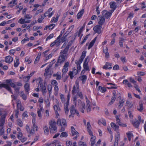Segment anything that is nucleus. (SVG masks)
Wrapping results in <instances>:
<instances>
[{
  "instance_id": "obj_8",
  "label": "nucleus",
  "mask_w": 146,
  "mask_h": 146,
  "mask_svg": "<svg viewBox=\"0 0 146 146\" xmlns=\"http://www.w3.org/2000/svg\"><path fill=\"white\" fill-rule=\"evenodd\" d=\"M52 9L50 8L44 14V17L48 16V17H50L54 14V11H52L51 13L50 12L52 10Z\"/></svg>"
},
{
  "instance_id": "obj_16",
  "label": "nucleus",
  "mask_w": 146,
  "mask_h": 146,
  "mask_svg": "<svg viewBox=\"0 0 146 146\" xmlns=\"http://www.w3.org/2000/svg\"><path fill=\"white\" fill-rule=\"evenodd\" d=\"M13 57L10 56H8L5 57L4 61L7 63L10 64L13 62Z\"/></svg>"
},
{
  "instance_id": "obj_35",
  "label": "nucleus",
  "mask_w": 146,
  "mask_h": 146,
  "mask_svg": "<svg viewBox=\"0 0 146 146\" xmlns=\"http://www.w3.org/2000/svg\"><path fill=\"white\" fill-rule=\"evenodd\" d=\"M110 7L113 9V11L116 8L115 3L114 2H111L110 3Z\"/></svg>"
},
{
  "instance_id": "obj_25",
  "label": "nucleus",
  "mask_w": 146,
  "mask_h": 146,
  "mask_svg": "<svg viewBox=\"0 0 146 146\" xmlns=\"http://www.w3.org/2000/svg\"><path fill=\"white\" fill-rule=\"evenodd\" d=\"M77 70L76 69L72 71L69 72V75L71 78H72L74 75H76L77 73Z\"/></svg>"
},
{
  "instance_id": "obj_47",
  "label": "nucleus",
  "mask_w": 146,
  "mask_h": 146,
  "mask_svg": "<svg viewBox=\"0 0 146 146\" xmlns=\"http://www.w3.org/2000/svg\"><path fill=\"white\" fill-rule=\"evenodd\" d=\"M125 102V100L122 98L119 101V107H120V108L122 107L123 105V104Z\"/></svg>"
},
{
  "instance_id": "obj_43",
  "label": "nucleus",
  "mask_w": 146,
  "mask_h": 146,
  "mask_svg": "<svg viewBox=\"0 0 146 146\" xmlns=\"http://www.w3.org/2000/svg\"><path fill=\"white\" fill-rule=\"evenodd\" d=\"M83 27H82L79 30L78 32H77L75 34V36H79L82 33L83 31Z\"/></svg>"
},
{
  "instance_id": "obj_22",
  "label": "nucleus",
  "mask_w": 146,
  "mask_h": 146,
  "mask_svg": "<svg viewBox=\"0 0 146 146\" xmlns=\"http://www.w3.org/2000/svg\"><path fill=\"white\" fill-rule=\"evenodd\" d=\"M91 136L90 141L91 142V144H95L96 143V137L95 136L93 135V133H92V134L90 135Z\"/></svg>"
},
{
  "instance_id": "obj_23",
  "label": "nucleus",
  "mask_w": 146,
  "mask_h": 146,
  "mask_svg": "<svg viewBox=\"0 0 146 146\" xmlns=\"http://www.w3.org/2000/svg\"><path fill=\"white\" fill-rule=\"evenodd\" d=\"M48 146H61L59 142L58 141H55L53 143L48 145Z\"/></svg>"
},
{
  "instance_id": "obj_32",
  "label": "nucleus",
  "mask_w": 146,
  "mask_h": 146,
  "mask_svg": "<svg viewBox=\"0 0 146 146\" xmlns=\"http://www.w3.org/2000/svg\"><path fill=\"white\" fill-rule=\"evenodd\" d=\"M30 84L28 83H26L24 86V88H25V91L26 92H28L30 90Z\"/></svg>"
},
{
  "instance_id": "obj_34",
  "label": "nucleus",
  "mask_w": 146,
  "mask_h": 146,
  "mask_svg": "<svg viewBox=\"0 0 146 146\" xmlns=\"http://www.w3.org/2000/svg\"><path fill=\"white\" fill-rule=\"evenodd\" d=\"M84 12V9H82L77 15V19H80L82 15Z\"/></svg>"
},
{
  "instance_id": "obj_26",
  "label": "nucleus",
  "mask_w": 146,
  "mask_h": 146,
  "mask_svg": "<svg viewBox=\"0 0 146 146\" xmlns=\"http://www.w3.org/2000/svg\"><path fill=\"white\" fill-rule=\"evenodd\" d=\"M69 102H67L66 103H65L64 106V110L65 113L66 114H67L68 113L69 111V109L68 108V106H69Z\"/></svg>"
},
{
  "instance_id": "obj_15",
  "label": "nucleus",
  "mask_w": 146,
  "mask_h": 146,
  "mask_svg": "<svg viewBox=\"0 0 146 146\" xmlns=\"http://www.w3.org/2000/svg\"><path fill=\"white\" fill-rule=\"evenodd\" d=\"M2 88H5L11 93H12L11 88L7 84H0V89Z\"/></svg>"
},
{
  "instance_id": "obj_24",
  "label": "nucleus",
  "mask_w": 146,
  "mask_h": 146,
  "mask_svg": "<svg viewBox=\"0 0 146 146\" xmlns=\"http://www.w3.org/2000/svg\"><path fill=\"white\" fill-rule=\"evenodd\" d=\"M30 20H25V19L21 18L18 21L19 23L21 24L29 23H30Z\"/></svg>"
},
{
  "instance_id": "obj_62",
  "label": "nucleus",
  "mask_w": 146,
  "mask_h": 146,
  "mask_svg": "<svg viewBox=\"0 0 146 146\" xmlns=\"http://www.w3.org/2000/svg\"><path fill=\"white\" fill-rule=\"evenodd\" d=\"M78 146H87V145L84 142L80 141L78 143Z\"/></svg>"
},
{
  "instance_id": "obj_61",
  "label": "nucleus",
  "mask_w": 146,
  "mask_h": 146,
  "mask_svg": "<svg viewBox=\"0 0 146 146\" xmlns=\"http://www.w3.org/2000/svg\"><path fill=\"white\" fill-rule=\"evenodd\" d=\"M51 83L52 85L54 86H56L58 84L57 81L55 80H52L51 81Z\"/></svg>"
},
{
  "instance_id": "obj_28",
  "label": "nucleus",
  "mask_w": 146,
  "mask_h": 146,
  "mask_svg": "<svg viewBox=\"0 0 146 146\" xmlns=\"http://www.w3.org/2000/svg\"><path fill=\"white\" fill-rule=\"evenodd\" d=\"M131 122L133 124V125L136 128H138L140 124V123L138 121H131Z\"/></svg>"
},
{
  "instance_id": "obj_10",
  "label": "nucleus",
  "mask_w": 146,
  "mask_h": 146,
  "mask_svg": "<svg viewBox=\"0 0 146 146\" xmlns=\"http://www.w3.org/2000/svg\"><path fill=\"white\" fill-rule=\"evenodd\" d=\"M104 18L102 16H98V23L99 25H102L105 22Z\"/></svg>"
},
{
  "instance_id": "obj_20",
  "label": "nucleus",
  "mask_w": 146,
  "mask_h": 146,
  "mask_svg": "<svg viewBox=\"0 0 146 146\" xmlns=\"http://www.w3.org/2000/svg\"><path fill=\"white\" fill-rule=\"evenodd\" d=\"M56 100V104L57 105H55L54 106L53 108L55 112L60 111V109L59 107V103L58 101Z\"/></svg>"
},
{
  "instance_id": "obj_50",
  "label": "nucleus",
  "mask_w": 146,
  "mask_h": 146,
  "mask_svg": "<svg viewBox=\"0 0 146 146\" xmlns=\"http://www.w3.org/2000/svg\"><path fill=\"white\" fill-rule=\"evenodd\" d=\"M69 47L67 46L66 47L64 50H62L60 52L61 54H65L67 53L68 52V49Z\"/></svg>"
},
{
  "instance_id": "obj_30",
  "label": "nucleus",
  "mask_w": 146,
  "mask_h": 146,
  "mask_svg": "<svg viewBox=\"0 0 146 146\" xmlns=\"http://www.w3.org/2000/svg\"><path fill=\"white\" fill-rule=\"evenodd\" d=\"M59 15L57 14L56 15V18H55L54 17H53L52 18V19L50 21V22L51 23L54 22V23L57 22L58 20V19L59 18Z\"/></svg>"
},
{
  "instance_id": "obj_9",
  "label": "nucleus",
  "mask_w": 146,
  "mask_h": 146,
  "mask_svg": "<svg viewBox=\"0 0 146 146\" xmlns=\"http://www.w3.org/2000/svg\"><path fill=\"white\" fill-rule=\"evenodd\" d=\"M57 124L61 126H66V120L63 119H58L57 121Z\"/></svg>"
},
{
  "instance_id": "obj_40",
  "label": "nucleus",
  "mask_w": 146,
  "mask_h": 146,
  "mask_svg": "<svg viewBox=\"0 0 146 146\" xmlns=\"http://www.w3.org/2000/svg\"><path fill=\"white\" fill-rule=\"evenodd\" d=\"M26 129L27 131V133L30 134H33L34 133V131H33L32 130H30L29 127L28 125H27L26 126Z\"/></svg>"
},
{
  "instance_id": "obj_5",
  "label": "nucleus",
  "mask_w": 146,
  "mask_h": 146,
  "mask_svg": "<svg viewBox=\"0 0 146 146\" xmlns=\"http://www.w3.org/2000/svg\"><path fill=\"white\" fill-rule=\"evenodd\" d=\"M52 66L51 64H49L46 68L45 70V72L44 74V76L47 77V76H48L50 77L51 75L52 74V72H51V68Z\"/></svg>"
},
{
  "instance_id": "obj_39",
  "label": "nucleus",
  "mask_w": 146,
  "mask_h": 146,
  "mask_svg": "<svg viewBox=\"0 0 146 146\" xmlns=\"http://www.w3.org/2000/svg\"><path fill=\"white\" fill-rule=\"evenodd\" d=\"M98 90L102 93H104L106 91V89L105 88L102 87L101 86H99L98 88Z\"/></svg>"
},
{
  "instance_id": "obj_12",
  "label": "nucleus",
  "mask_w": 146,
  "mask_h": 146,
  "mask_svg": "<svg viewBox=\"0 0 146 146\" xmlns=\"http://www.w3.org/2000/svg\"><path fill=\"white\" fill-rule=\"evenodd\" d=\"M89 60H88V58H86L83 64L84 69L86 71H89L90 70L89 66H88V64Z\"/></svg>"
},
{
  "instance_id": "obj_46",
  "label": "nucleus",
  "mask_w": 146,
  "mask_h": 146,
  "mask_svg": "<svg viewBox=\"0 0 146 146\" xmlns=\"http://www.w3.org/2000/svg\"><path fill=\"white\" fill-rule=\"evenodd\" d=\"M16 0H13L9 3V4L10 5V7H13V6L16 5Z\"/></svg>"
},
{
  "instance_id": "obj_37",
  "label": "nucleus",
  "mask_w": 146,
  "mask_h": 146,
  "mask_svg": "<svg viewBox=\"0 0 146 146\" xmlns=\"http://www.w3.org/2000/svg\"><path fill=\"white\" fill-rule=\"evenodd\" d=\"M19 64V58L16 57L14 61V66L15 67H17L18 66Z\"/></svg>"
},
{
  "instance_id": "obj_54",
  "label": "nucleus",
  "mask_w": 146,
  "mask_h": 146,
  "mask_svg": "<svg viewBox=\"0 0 146 146\" xmlns=\"http://www.w3.org/2000/svg\"><path fill=\"white\" fill-rule=\"evenodd\" d=\"M68 136V134L66 132H62L60 135V137H67Z\"/></svg>"
},
{
  "instance_id": "obj_41",
  "label": "nucleus",
  "mask_w": 146,
  "mask_h": 146,
  "mask_svg": "<svg viewBox=\"0 0 146 146\" xmlns=\"http://www.w3.org/2000/svg\"><path fill=\"white\" fill-rule=\"evenodd\" d=\"M126 134L127 135L128 139L130 141L131 138L133 136V134L131 132L129 131L126 133Z\"/></svg>"
},
{
  "instance_id": "obj_27",
  "label": "nucleus",
  "mask_w": 146,
  "mask_h": 146,
  "mask_svg": "<svg viewBox=\"0 0 146 146\" xmlns=\"http://www.w3.org/2000/svg\"><path fill=\"white\" fill-rule=\"evenodd\" d=\"M96 38L97 37H95L90 42L88 48V50L90 49L93 46L96 40Z\"/></svg>"
},
{
  "instance_id": "obj_1",
  "label": "nucleus",
  "mask_w": 146,
  "mask_h": 146,
  "mask_svg": "<svg viewBox=\"0 0 146 146\" xmlns=\"http://www.w3.org/2000/svg\"><path fill=\"white\" fill-rule=\"evenodd\" d=\"M7 115V113H5L2 115L0 119V135L2 136L4 133L5 130L3 126L5 123V118Z\"/></svg>"
},
{
  "instance_id": "obj_31",
  "label": "nucleus",
  "mask_w": 146,
  "mask_h": 146,
  "mask_svg": "<svg viewBox=\"0 0 146 146\" xmlns=\"http://www.w3.org/2000/svg\"><path fill=\"white\" fill-rule=\"evenodd\" d=\"M43 110V108L42 107H40V108L38 109L37 111V114L38 117H39V119L42 118V115L41 113L42 111Z\"/></svg>"
},
{
  "instance_id": "obj_56",
  "label": "nucleus",
  "mask_w": 146,
  "mask_h": 146,
  "mask_svg": "<svg viewBox=\"0 0 146 146\" xmlns=\"http://www.w3.org/2000/svg\"><path fill=\"white\" fill-rule=\"evenodd\" d=\"M116 97L115 96H113L111 99V101L108 104V105H110L111 104H112L115 101V99H116Z\"/></svg>"
},
{
  "instance_id": "obj_63",
  "label": "nucleus",
  "mask_w": 146,
  "mask_h": 146,
  "mask_svg": "<svg viewBox=\"0 0 146 146\" xmlns=\"http://www.w3.org/2000/svg\"><path fill=\"white\" fill-rule=\"evenodd\" d=\"M17 124L20 127H22L23 125V122L21 120L19 119L17 120Z\"/></svg>"
},
{
  "instance_id": "obj_7",
  "label": "nucleus",
  "mask_w": 146,
  "mask_h": 146,
  "mask_svg": "<svg viewBox=\"0 0 146 146\" xmlns=\"http://www.w3.org/2000/svg\"><path fill=\"white\" fill-rule=\"evenodd\" d=\"M5 82L6 83V84H7L9 86V85L12 87L14 88L15 90H17V91H18L19 90V88H15V84L12 82L11 80H5Z\"/></svg>"
},
{
  "instance_id": "obj_49",
  "label": "nucleus",
  "mask_w": 146,
  "mask_h": 146,
  "mask_svg": "<svg viewBox=\"0 0 146 146\" xmlns=\"http://www.w3.org/2000/svg\"><path fill=\"white\" fill-rule=\"evenodd\" d=\"M137 109L139 111L142 112L143 110V104H140L139 106L137 107Z\"/></svg>"
},
{
  "instance_id": "obj_33",
  "label": "nucleus",
  "mask_w": 146,
  "mask_h": 146,
  "mask_svg": "<svg viewBox=\"0 0 146 146\" xmlns=\"http://www.w3.org/2000/svg\"><path fill=\"white\" fill-rule=\"evenodd\" d=\"M126 104V106H128V108H131L133 106V104L128 100H127Z\"/></svg>"
},
{
  "instance_id": "obj_51",
  "label": "nucleus",
  "mask_w": 146,
  "mask_h": 146,
  "mask_svg": "<svg viewBox=\"0 0 146 146\" xmlns=\"http://www.w3.org/2000/svg\"><path fill=\"white\" fill-rule=\"evenodd\" d=\"M20 96L23 100H25L27 99V96L24 94L23 92H21Z\"/></svg>"
},
{
  "instance_id": "obj_64",
  "label": "nucleus",
  "mask_w": 146,
  "mask_h": 146,
  "mask_svg": "<svg viewBox=\"0 0 146 146\" xmlns=\"http://www.w3.org/2000/svg\"><path fill=\"white\" fill-rule=\"evenodd\" d=\"M72 144V142L69 140H67L66 141V146H71Z\"/></svg>"
},
{
  "instance_id": "obj_18",
  "label": "nucleus",
  "mask_w": 146,
  "mask_h": 146,
  "mask_svg": "<svg viewBox=\"0 0 146 146\" xmlns=\"http://www.w3.org/2000/svg\"><path fill=\"white\" fill-rule=\"evenodd\" d=\"M69 64L68 62L65 63L63 67V68L62 70L63 74L66 73L68 71V67L69 66Z\"/></svg>"
},
{
  "instance_id": "obj_38",
  "label": "nucleus",
  "mask_w": 146,
  "mask_h": 146,
  "mask_svg": "<svg viewBox=\"0 0 146 146\" xmlns=\"http://www.w3.org/2000/svg\"><path fill=\"white\" fill-rule=\"evenodd\" d=\"M98 123L99 125L102 124L106 126V125L105 120L104 119H102L98 121Z\"/></svg>"
},
{
  "instance_id": "obj_57",
  "label": "nucleus",
  "mask_w": 146,
  "mask_h": 146,
  "mask_svg": "<svg viewBox=\"0 0 146 146\" xmlns=\"http://www.w3.org/2000/svg\"><path fill=\"white\" fill-rule=\"evenodd\" d=\"M43 9H40L38 10H37L36 13L34 14L35 16H37L38 14L39 13H42L43 12Z\"/></svg>"
},
{
  "instance_id": "obj_58",
  "label": "nucleus",
  "mask_w": 146,
  "mask_h": 146,
  "mask_svg": "<svg viewBox=\"0 0 146 146\" xmlns=\"http://www.w3.org/2000/svg\"><path fill=\"white\" fill-rule=\"evenodd\" d=\"M59 89L57 86H55L54 87V90L55 91V95H57L58 93Z\"/></svg>"
},
{
  "instance_id": "obj_53",
  "label": "nucleus",
  "mask_w": 146,
  "mask_h": 146,
  "mask_svg": "<svg viewBox=\"0 0 146 146\" xmlns=\"http://www.w3.org/2000/svg\"><path fill=\"white\" fill-rule=\"evenodd\" d=\"M52 89V87L51 85L50 84L48 85V86L47 89L48 91L49 95H51Z\"/></svg>"
},
{
  "instance_id": "obj_60",
  "label": "nucleus",
  "mask_w": 146,
  "mask_h": 146,
  "mask_svg": "<svg viewBox=\"0 0 146 146\" xmlns=\"http://www.w3.org/2000/svg\"><path fill=\"white\" fill-rule=\"evenodd\" d=\"M29 77L28 76H25L23 77V80L25 82H28L30 79Z\"/></svg>"
},
{
  "instance_id": "obj_29",
  "label": "nucleus",
  "mask_w": 146,
  "mask_h": 146,
  "mask_svg": "<svg viewBox=\"0 0 146 146\" xmlns=\"http://www.w3.org/2000/svg\"><path fill=\"white\" fill-rule=\"evenodd\" d=\"M61 73L60 72H58L56 74H53V76H56V79L57 80H59L61 78Z\"/></svg>"
},
{
  "instance_id": "obj_14",
  "label": "nucleus",
  "mask_w": 146,
  "mask_h": 146,
  "mask_svg": "<svg viewBox=\"0 0 146 146\" xmlns=\"http://www.w3.org/2000/svg\"><path fill=\"white\" fill-rule=\"evenodd\" d=\"M111 15V13L110 12H108L106 10H104L102 12V16L108 18L110 17Z\"/></svg>"
},
{
  "instance_id": "obj_3",
  "label": "nucleus",
  "mask_w": 146,
  "mask_h": 146,
  "mask_svg": "<svg viewBox=\"0 0 146 146\" xmlns=\"http://www.w3.org/2000/svg\"><path fill=\"white\" fill-rule=\"evenodd\" d=\"M62 36V34H60L59 36L57 37L56 39L51 44L50 46L51 47H52L55 44H56V46H58L61 42H64L65 40L66 39L65 38V36L64 37H63L60 40V38Z\"/></svg>"
},
{
  "instance_id": "obj_59",
  "label": "nucleus",
  "mask_w": 146,
  "mask_h": 146,
  "mask_svg": "<svg viewBox=\"0 0 146 146\" xmlns=\"http://www.w3.org/2000/svg\"><path fill=\"white\" fill-rule=\"evenodd\" d=\"M60 97L61 101L63 103H64L65 101V100L64 98V95L62 94H61L60 95Z\"/></svg>"
},
{
  "instance_id": "obj_52",
  "label": "nucleus",
  "mask_w": 146,
  "mask_h": 146,
  "mask_svg": "<svg viewBox=\"0 0 146 146\" xmlns=\"http://www.w3.org/2000/svg\"><path fill=\"white\" fill-rule=\"evenodd\" d=\"M44 132L45 134H47L49 132V129L46 125H45L43 127Z\"/></svg>"
},
{
  "instance_id": "obj_19",
  "label": "nucleus",
  "mask_w": 146,
  "mask_h": 146,
  "mask_svg": "<svg viewBox=\"0 0 146 146\" xmlns=\"http://www.w3.org/2000/svg\"><path fill=\"white\" fill-rule=\"evenodd\" d=\"M87 129L89 135H91L92 133H93L92 131L91 130V126L89 122L87 123L86 125Z\"/></svg>"
},
{
  "instance_id": "obj_11",
  "label": "nucleus",
  "mask_w": 146,
  "mask_h": 146,
  "mask_svg": "<svg viewBox=\"0 0 146 146\" xmlns=\"http://www.w3.org/2000/svg\"><path fill=\"white\" fill-rule=\"evenodd\" d=\"M102 27L101 25H97L94 27L93 29L95 33L100 34L101 32Z\"/></svg>"
},
{
  "instance_id": "obj_48",
  "label": "nucleus",
  "mask_w": 146,
  "mask_h": 146,
  "mask_svg": "<svg viewBox=\"0 0 146 146\" xmlns=\"http://www.w3.org/2000/svg\"><path fill=\"white\" fill-rule=\"evenodd\" d=\"M46 17H44V15L43 16L42 15L40 16L37 20L38 22L39 23H42V22L43 20Z\"/></svg>"
},
{
  "instance_id": "obj_55",
  "label": "nucleus",
  "mask_w": 146,
  "mask_h": 146,
  "mask_svg": "<svg viewBox=\"0 0 146 146\" xmlns=\"http://www.w3.org/2000/svg\"><path fill=\"white\" fill-rule=\"evenodd\" d=\"M45 103L46 108H49L50 105V102L48 99H47L45 101Z\"/></svg>"
},
{
  "instance_id": "obj_17",
  "label": "nucleus",
  "mask_w": 146,
  "mask_h": 146,
  "mask_svg": "<svg viewBox=\"0 0 146 146\" xmlns=\"http://www.w3.org/2000/svg\"><path fill=\"white\" fill-rule=\"evenodd\" d=\"M86 110L88 112H90L91 111V104L89 100L87 98H86Z\"/></svg>"
},
{
  "instance_id": "obj_42",
  "label": "nucleus",
  "mask_w": 146,
  "mask_h": 146,
  "mask_svg": "<svg viewBox=\"0 0 146 146\" xmlns=\"http://www.w3.org/2000/svg\"><path fill=\"white\" fill-rule=\"evenodd\" d=\"M79 78L82 81L83 84H84L86 81L87 79V76L86 75H83L79 77Z\"/></svg>"
},
{
  "instance_id": "obj_2",
  "label": "nucleus",
  "mask_w": 146,
  "mask_h": 146,
  "mask_svg": "<svg viewBox=\"0 0 146 146\" xmlns=\"http://www.w3.org/2000/svg\"><path fill=\"white\" fill-rule=\"evenodd\" d=\"M49 128L50 132L53 133L57 131L56 123L54 120H52L49 121Z\"/></svg>"
},
{
  "instance_id": "obj_36",
  "label": "nucleus",
  "mask_w": 146,
  "mask_h": 146,
  "mask_svg": "<svg viewBox=\"0 0 146 146\" xmlns=\"http://www.w3.org/2000/svg\"><path fill=\"white\" fill-rule=\"evenodd\" d=\"M123 83L125 84H127L128 86L129 87H132V86L131 85V84L127 80H124L122 82Z\"/></svg>"
},
{
  "instance_id": "obj_13",
  "label": "nucleus",
  "mask_w": 146,
  "mask_h": 146,
  "mask_svg": "<svg viewBox=\"0 0 146 146\" xmlns=\"http://www.w3.org/2000/svg\"><path fill=\"white\" fill-rule=\"evenodd\" d=\"M70 112L71 113V114L69 115V117H73V116H72V115L76 113L77 114L78 116L79 115V113L78 112H77L76 111V110L74 106H72L71 108L70 109Z\"/></svg>"
},
{
  "instance_id": "obj_45",
  "label": "nucleus",
  "mask_w": 146,
  "mask_h": 146,
  "mask_svg": "<svg viewBox=\"0 0 146 146\" xmlns=\"http://www.w3.org/2000/svg\"><path fill=\"white\" fill-rule=\"evenodd\" d=\"M81 108L80 109V111L82 113H84V109H85V104L84 102L81 103Z\"/></svg>"
},
{
  "instance_id": "obj_4",
  "label": "nucleus",
  "mask_w": 146,
  "mask_h": 146,
  "mask_svg": "<svg viewBox=\"0 0 146 146\" xmlns=\"http://www.w3.org/2000/svg\"><path fill=\"white\" fill-rule=\"evenodd\" d=\"M79 82L76 80L75 84L73 86V89L72 90V94L73 95H75L76 94H78L79 92Z\"/></svg>"
},
{
  "instance_id": "obj_21",
  "label": "nucleus",
  "mask_w": 146,
  "mask_h": 146,
  "mask_svg": "<svg viewBox=\"0 0 146 146\" xmlns=\"http://www.w3.org/2000/svg\"><path fill=\"white\" fill-rule=\"evenodd\" d=\"M66 59V57L65 55L61 54L59 57L58 60V62L61 64Z\"/></svg>"
},
{
  "instance_id": "obj_6",
  "label": "nucleus",
  "mask_w": 146,
  "mask_h": 146,
  "mask_svg": "<svg viewBox=\"0 0 146 146\" xmlns=\"http://www.w3.org/2000/svg\"><path fill=\"white\" fill-rule=\"evenodd\" d=\"M71 131L72 136H74L73 139L74 140H76L77 137L79 136V133L76 131L74 127L72 126L71 127Z\"/></svg>"
},
{
  "instance_id": "obj_44",
  "label": "nucleus",
  "mask_w": 146,
  "mask_h": 146,
  "mask_svg": "<svg viewBox=\"0 0 146 146\" xmlns=\"http://www.w3.org/2000/svg\"><path fill=\"white\" fill-rule=\"evenodd\" d=\"M40 56L41 54L38 53L37 55V56L34 62V64H36L38 62L40 57Z\"/></svg>"
}]
</instances>
